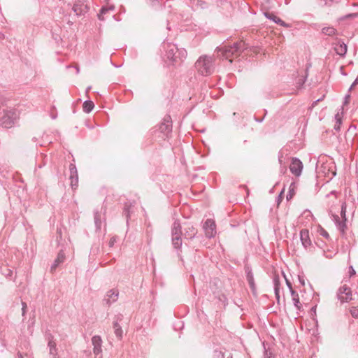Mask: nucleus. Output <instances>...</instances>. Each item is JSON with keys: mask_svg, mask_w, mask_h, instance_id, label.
<instances>
[{"mask_svg": "<svg viewBox=\"0 0 358 358\" xmlns=\"http://www.w3.org/2000/svg\"><path fill=\"white\" fill-rule=\"evenodd\" d=\"M330 195L334 196V200L332 201V205L329 208V214L331 216L333 221L334 222L338 230L340 231L341 235L343 236L346 234V231L348 229L347 227V218H346V203L345 202H342L341 206V217L334 213V203L337 201L336 196L335 194V192L332 191L330 192L329 194L327 195V196H329Z\"/></svg>", "mask_w": 358, "mask_h": 358, "instance_id": "obj_1", "label": "nucleus"}, {"mask_svg": "<svg viewBox=\"0 0 358 358\" xmlns=\"http://www.w3.org/2000/svg\"><path fill=\"white\" fill-rule=\"evenodd\" d=\"M162 47L166 59L173 64H180L186 58L187 51L184 48L179 49L176 44L164 42Z\"/></svg>", "mask_w": 358, "mask_h": 358, "instance_id": "obj_2", "label": "nucleus"}, {"mask_svg": "<svg viewBox=\"0 0 358 358\" xmlns=\"http://www.w3.org/2000/svg\"><path fill=\"white\" fill-rule=\"evenodd\" d=\"M246 48L245 42L240 41L234 43L232 45H224L221 48H217V51L221 52L222 58L229 59L231 63L233 59L239 57Z\"/></svg>", "mask_w": 358, "mask_h": 358, "instance_id": "obj_3", "label": "nucleus"}, {"mask_svg": "<svg viewBox=\"0 0 358 358\" xmlns=\"http://www.w3.org/2000/svg\"><path fill=\"white\" fill-rule=\"evenodd\" d=\"M214 62L213 57L202 55L196 60L195 69L201 76H209L214 71Z\"/></svg>", "mask_w": 358, "mask_h": 358, "instance_id": "obj_4", "label": "nucleus"}, {"mask_svg": "<svg viewBox=\"0 0 358 358\" xmlns=\"http://www.w3.org/2000/svg\"><path fill=\"white\" fill-rule=\"evenodd\" d=\"M19 117V113L16 109L4 110L3 115L0 117V124L4 128H11Z\"/></svg>", "mask_w": 358, "mask_h": 358, "instance_id": "obj_5", "label": "nucleus"}, {"mask_svg": "<svg viewBox=\"0 0 358 358\" xmlns=\"http://www.w3.org/2000/svg\"><path fill=\"white\" fill-rule=\"evenodd\" d=\"M182 229L180 223L178 220L174 221L172 229H171V234H172V244L175 249H180L182 245Z\"/></svg>", "mask_w": 358, "mask_h": 358, "instance_id": "obj_6", "label": "nucleus"}, {"mask_svg": "<svg viewBox=\"0 0 358 358\" xmlns=\"http://www.w3.org/2000/svg\"><path fill=\"white\" fill-rule=\"evenodd\" d=\"M336 295L341 303L350 302L353 299L351 288L346 283L338 288Z\"/></svg>", "mask_w": 358, "mask_h": 358, "instance_id": "obj_7", "label": "nucleus"}, {"mask_svg": "<svg viewBox=\"0 0 358 358\" xmlns=\"http://www.w3.org/2000/svg\"><path fill=\"white\" fill-rule=\"evenodd\" d=\"M44 336L45 341H47L49 355L52 357V358H59L58 349L57 348V343L54 336L50 331H46Z\"/></svg>", "mask_w": 358, "mask_h": 358, "instance_id": "obj_8", "label": "nucleus"}, {"mask_svg": "<svg viewBox=\"0 0 358 358\" xmlns=\"http://www.w3.org/2000/svg\"><path fill=\"white\" fill-rule=\"evenodd\" d=\"M73 10L76 15H83L89 11L90 6L85 0H76L73 6Z\"/></svg>", "mask_w": 358, "mask_h": 358, "instance_id": "obj_9", "label": "nucleus"}, {"mask_svg": "<svg viewBox=\"0 0 358 358\" xmlns=\"http://www.w3.org/2000/svg\"><path fill=\"white\" fill-rule=\"evenodd\" d=\"M203 230L207 238H213L216 234V224L213 220L207 219L203 224Z\"/></svg>", "mask_w": 358, "mask_h": 358, "instance_id": "obj_10", "label": "nucleus"}, {"mask_svg": "<svg viewBox=\"0 0 358 358\" xmlns=\"http://www.w3.org/2000/svg\"><path fill=\"white\" fill-rule=\"evenodd\" d=\"M119 296V292L116 289H112L107 292L103 302L107 306H110L112 303L117 301Z\"/></svg>", "mask_w": 358, "mask_h": 358, "instance_id": "obj_11", "label": "nucleus"}, {"mask_svg": "<svg viewBox=\"0 0 358 358\" xmlns=\"http://www.w3.org/2000/svg\"><path fill=\"white\" fill-rule=\"evenodd\" d=\"M303 164L298 158H292L289 170L295 176H299L303 169Z\"/></svg>", "mask_w": 358, "mask_h": 358, "instance_id": "obj_12", "label": "nucleus"}, {"mask_svg": "<svg viewBox=\"0 0 358 358\" xmlns=\"http://www.w3.org/2000/svg\"><path fill=\"white\" fill-rule=\"evenodd\" d=\"M159 129L161 133L164 134V135L166 136L171 132L172 123L170 115H167L164 118L163 122L159 125Z\"/></svg>", "mask_w": 358, "mask_h": 358, "instance_id": "obj_13", "label": "nucleus"}, {"mask_svg": "<svg viewBox=\"0 0 358 358\" xmlns=\"http://www.w3.org/2000/svg\"><path fill=\"white\" fill-rule=\"evenodd\" d=\"M71 185L73 189H76L78 185V175L76 166L74 164H70L69 165Z\"/></svg>", "mask_w": 358, "mask_h": 358, "instance_id": "obj_14", "label": "nucleus"}, {"mask_svg": "<svg viewBox=\"0 0 358 358\" xmlns=\"http://www.w3.org/2000/svg\"><path fill=\"white\" fill-rule=\"evenodd\" d=\"M300 240L305 249H308L312 245V242L309 236V231L306 229H301L300 231Z\"/></svg>", "mask_w": 358, "mask_h": 358, "instance_id": "obj_15", "label": "nucleus"}, {"mask_svg": "<svg viewBox=\"0 0 358 358\" xmlns=\"http://www.w3.org/2000/svg\"><path fill=\"white\" fill-rule=\"evenodd\" d=\"M92 343L93 345V352L96 356L101 354L102 340L99 336H94L92 338Z\"/></svg>", "mask_w": 358, "mask_h": 358, "instance_id": "obj_16", "label": "nucleus"}, {"mask_svg": "<svg viewBox=\"0 0 358 358\" xmlns=\"http://www.w3.org/2000/svg\"><path fill=\"white\" fill-rule=\"evenodd\" d=\"M123 315L120 314L115 316V320L113 322V329L115 336L121 339L122 338L123 331L121 326L119 324V322L122 321Z\"/></svg>", "mask_w": 358, "mask_h": 358, "instance_id": "obj_17", "label": "nucleus"}, {"mask_svg": "<svg viewBox=\"0 0 358 358\" xmlns=\"http://www.w3.org/2000/svg\"><path fill=\"white\" fill-rule=\"evenodd\" d=\"M197 234V229L192 224H187L183 232V236L185 239H192Z\"/></svg>", "mask_w": 358, "mask_h": 358, "instance_id": "obj_18", "label": "nucleus"}, {"mask_svg": "<svg viewBox=\"0 0 358 358\" xmlns=\"http://www.w3.org/2000/svg\"><path fill=\"white\" fill-rule=\"evenodd\" d=\"M334 50L337 55L344 57L347 52L348 47L345 43L338 40V42L334 44Z\"/></svg>", "mask_w": 358, "mask_h": 358, "instance_id": "obj_19", "label": "nucleus"}, {"mask_svg": "<svg viewBox=\"0 0 358 358\" xmlns=\"http://www.w3.org/2000/svg\"><path fill=\"white\" fill-rule=\"evenodd\" d=\"M264 15L266 18L273 20L276 24L282 26L284 27H289V26L283 20H282L280 18L277 17L275 14L270 12H265Z\"/></svg>", "mask_w": 358, "mask_h": 358, "instance_id": "obj_20", "label": "nucleus"}, {"mask_svg": "<svg viewBox=\"0 0 358 358\" xmlns=\"http://www.w3.org/2000/svg\"><path fill=\"white\" fill-rule=\"evenodd\" d=\"M65 259V255L63 251H60L57 258L55 259L53 264H52L50 267V272L54 273L57 268L59 266V265L64 262Z\"/></svg>", "mask_w": 358, "mask_h": 358, "instance_id": "obj_21", "label": "nucleus"}, {"mask_svg": "<svg viewBox=\"0 0 358 358\" xmlns=\"http://www.w3.org/2000/svg\"><path fill=\"white\" fill-rule=\"evenodd\" d=\"M115 9V6L113 5H106L103 6L99 13L97 15L99 20H104V15H106L110 11H113Z\"/></svg>", "mask_w": 358, "mask_h": 358, "instance_id": "obj_22", "label": "nucleus"}, {"mask_svg": "<svg viewBox=\"0 0 358 358\" xmlns=\"http://www.w3.org/2000/svg\"><path fill=\"white\" fill-rule=\"evenodd\" d=\"M94 224H95L96 230H100L101 229V225H102L101 212H99L97 210L94 211Z\"/></svg>", "mask_w": 358, "mask_h": 358, "instance_id": "obj_23", "label": "nucleus"}, {"mask_svg": "<svg viewBox=\"0 0 358 358\" xmlns=\"http://www.w3.org/2000/svg\"><path fill=\"white\" fill-rule=\"evenodd\" d=\"M273 284H274V292L275 295L278 299L280 298V278L278 275H275L273 278Z\"/></svg>", "mask_w": 358, "mask_h": 358, "instance_id": "obj_24", "label": "nucleus"}, {"mask_svg": "<svg viewBox=\"0 0 358 358\" xmlns=\"http://www.w3.org/2000/svg\"><path fill=\"white\" fill-rule=\"evenodd\" d=\"M246 279L249 283L250 288L254 290L255 289V280L253 277V274L251 270H248L246 271Z\"/></svg>", "mask_w": 358, "mask_h": 358, "instance_id": "obj_25", "label": "nucleus"}, {"mask_svg": "<svg viewBox=\"0 0 358 358\" xmlns=\"http://www.w3.org/2000/svg\"><path fill=\"white\" fill-rule=\"evenodd\" d=\"M94 104L93 101H90V100L85 101L83 105V111L87 113H90L92 110V109L94 108Z\"/></svg>", "mask_w": 358, "mask_h": 358, "instance_id": "obj_26", "label": "nucleus"}, {"mask_svg": "<svg viewBox=\"0 0 358 358\" xmlns=\"http://www.w3.org/2000/svg\"><path fill=\"white\" fill-rule=\"evenodd\" d=\"M292 300L294 301V306L300 310L301 308V304L299 301V295L298 294L294 291V290H292Z\"/></svg>", "mask_w": 358, "mask_h": 358, "instance_id": "obj_27", "label": "nucleus"}, {"mask_svg": "<svg viewBox=\"0 0 358 358\" xmlns=\"http://www.w3.org/2000/svg\"><path fill=\"white\" fill-rule=\"evenodd\" d=\"M322 32L327 36H332L336 34V29L333 27H327L322 29Z\"/></svg>", "mask_w": 358, "mask_h": 358, "instance_id": "obj_28", "label": "nucleus"}, {"mask_svg": "<svg viewBox=\"0 0 358 358\" xmlns=\"http://www.w3.org/2000/svg\"><path fill=\"white\" fill-rule=\"evenodd\" d=\"M350 313L352 317L358 318V306H352L350 308Z\"/></svg>", "mask_w": 358, "mask_h": 358, "instance_id": "obj_29", "label": "nucleus"}, {"mask_svg": "<svg viewBox=\"0 0 358 358\" xmlns=\"http://www.w3.org/2000/svg\"><path fill=\"white\" fill-rule=\"evenodd\" d=\"M129 208H130V205H129L128 203H125L124 207L123 214L125 215L127 222H128L129 218L130 217Z\"/></svg>", "mask_w": 358, "mask_h": 358, "instance_id": "obj_30", "label": "nucleus"}, {"mask_svg": "<svg viewBox=\"0 0 358 358\" xmlns=\"http://www.w3.org/2000/svg\"><path fill=\"white\" fill-rule=\"evenodd\" d=\"M319 234L326 239L329 240L330 238L329 234L328 232L323 228H320L319 230Z\"/></svg>", "mask_w": 358, "mask_h": 358, "instance_id": "obj_31", "label": "nucleus"}, {"mask_svg": "<svg viewBox=\"0 0 358 358\" xmlns=\"http://www.w3.org/2000/svg\"><path fill=\"white\" fill-rule=\"evenodd\" d=\"M2 272L6 277H11L13 275V270L8 268V267L3 268Z\"/></svg>", "mask_w": 358, "mask_h": 358, "instance_id": "obj_32", "label": "nucleus"}, {"mask_svg": "<svg viewBox=\"0 0 358 358\" xmlns=\"http://www.w3.org/2000/svg\"><path fill=\"white\" fill-rule=\"evenodd\" d=\"M355 274H356V272H355L353 266H350L349 269H348V279H350V278L354 276Z\"/></svg>", "mask_w": 358, "mask_h": 358, "instance_id": "obj_33", "label": "nucleus"}, {"mask_svg": "<svg viewBox=\"0 0 358 358\" xmlns=\"http://www.w3.org/2000/svg\"><path fill=\"white\" fill-rule=\"evenodd\" d=\"M338 116V115H336V118L337 119V121H336V124L334 125V129L336 130V131H339L340 130V127H341V119L337 118Z\"/></svg>", "mask_w": 358, "mask_h": 358, "instance_id": "obj_34", "label": "nucleus"}, {"mask_svg": "<svg viewBox=\"0 0 358 358\" xmlns=\"http://www.w3.org/2000/svg\"><path fill=\"white\" fill-rule=\"evenodd\" d=\"M116 241H117V238H116V236H113V237H112V238L110 239L109 243H108V245H109V247L112 248V247L114 245V244L116 243Z\"/></svg>", "mask_w": 358, "mask_h": 358, "instance_id": "obj_35", "label": "nucleus"}, {"mask_svg": "<svg viewBox=\"0 0 358 358\" xmlns=\"http://www.w3.org/2000/svg\"><path fill=\"white\" fill-rule=\"evenodd\" d=\"M22 315L24 316L26 313V310H27V303L25 302H22Z\"/></svg>", "mask_w": 358, "mask_h": 358, "instance_id": "obj_36", "label": "nucleus"}, {"mask_svg": "<svg viewBox=\"0 0 358 358\" xmlns=\"http://www.w3.org/2000/svg\"><path fill=\"white\" fill-rule=\"evenodd\" d=\"M160 1L161 0H150L152 6H160Z\"/></svg>", "mask_w": 358, "mask_h": 358, "instance_id": "obj_37", "label": "nucleus"}, {"mask_svg": "<svg viewBox=\"0 0 358 358\" xmlns=\"http://www.w3.org/2000/svg\"><path fill=\"white\" fill-rule=\"evenodd\" d=\"M285 278L286 284H287V287H289V289L290 290V292L292 293V290H294L293 288H292V283L285 277Z\"/></svg>", "mask_w": 358, "mask_h": 358, "instance_id": "obj_38", "label": "nucleus"}, {"mask_svg": "<svg viewBox=\"0 0 358 358\" xmlns=\"http://www.w3.org/2000/svg\"><path fill=\"white\" fill-rule=\"evenodd\" d=\"M307 76L304 78H300L299 79L298 84L299 85V87H301L304 83L306 82Z\"/></svg>", "mask_w": 358, "mask_h": 358, "instance_id": "obj_39", "label": "nucleus"}, {"mask_svg": "<svg viewBox=\"0 0 358 358\" xmlns=\"http://www.w3.org/2000/svg\"><path fill=\"white\" fill-rule=\"evenodd\" d=\"M357 84H358V76H357V78H355V81L353 82V83L350 86V90H351L352 87H354Z\"/></svg>", "mask_w": 358, "mask_h": 358, "instance_id": "obj_40", "label": "nucleus"}, {"mask_svg": "<svg viewBox=\"0 0 358 358\" xmlns=\"http://www.w3.org/2000/svg\"><path fill=\"white\" fill-rule=\"evenodd\" d=\"M350 98V95L348 94L345 96L344 104H347L349 102Z\"/></svg>", "mask_w": 358, "mask_h": 358, "instance_id": "obj_41", "label": "nucleus"}, {"mask_svg": "<svg viewBox=\"0 0 358 358\" xmlns=\"http://www.w3.org/2000/svg\"><path fill=\"white\" fill-rule=\"evenodd\" d=\"M292 195H293V194L292 193L291 191H289V194L287 195V199L289 200V199H292Z\"/></svg>", "mask_w": 358, "mask_h": 358, "instance_id": "obj_42", "label": "nucleus"}, {"mask_svg": "<svg viewBox=\"0 0 358 358\" xmlns=\"http://www.w3.org/2000/svg\"><path fill=\"white\" fill-rule=\"evenodd\" d=\"M17 357H18V358H23V356L22 355V353H20V352L17 353Z\"/></svg>", "mask_w": 358, "mask_h": 358, "instance_id": "obj_43", "label": "nucleus"}, {"mask_svg": "<svg viewBox=\"0 0 358 358\" xmlns=\"http://www.w3.org/2000/svg\"><path fill=\"white\" fill-rule=\"evenodd\" d=\"M51 117L52 119H55L56 118V115H55V114H52V115H51Z\"/></svg>", "mask_w": 358, "mask_h": 358, "instance_id": "obj_44", "label": "nucleus"}, {"mask_svg": "<svg viewBox=\"0 0 358 358\" xmlns=\"http://www.w3.org/2000/svg\"><path fill=\"white\" fill-rule=\"evenodd\" d=\"M348 281V280L347 279V278H343V282H347Z\"/></svg>", "mask_w": 358, "mask_h": 358, "instance_id": "obj_45", "label": "nucleus"}, {"mask_svg": "<svg viewBox=\"0 0 358 358\" xmlns=\"http://www.w3.org/2000/svg\"><path fill=\"white\" fill-rule=\"evenodd\" d=\"M282 194V192H281V193L280 194V195H279V196H278V197H279V199H281Z\"/></svg>", "mask_w": 358, "mask_h": 358, "instance_id": "obj_46", "label": "nucleus"}, {"mask_svg": "<svg viewBox=\"0 0 358 358\" xmlns=\"http://www.w3.org/2000/svg\"><path fill=\"white\" fill-rule=\"evenodd\" d=\"M76 71H77V73L79 72V68L78 67L76 68Z\"/></svg>", "mask_w": 358, "mask_h": 358, "instance_id": "obj_47", "label": "nucleus"}, {"mask_svg": "<svg viewBox=\"0 0 358 358\" xmlns=\"http://www.w3.org/2000/svg\"><path fill=\"white\" fill-rule=\"evenodd\" d=\"M3 321L0 318V324H1V323H3Z\"/></svg>", "mask_w": 358, "mask_h": 358, "instance_id": "obj_48", "label": "nucleus"}, {"mask_svg": "<svg viewBox=\"0 0 358 358\" xmlns=\"http://www.w3.org/2000/svg\"><path fill=\"white\" fill-rule=\"evenodd\" d=\"M301 282L304 285V282L303 281V280H300Z\"/></svg>", "mask_w": 358, "mask_h": 358, "instance_id": "obj_49", "label": "nucleus"}, {"mask_svg": "<svg viewBox=\"0 0 358 358\" xmlns=\"http://www.w3.org/2000/svg\"><path fill=\"white\" fill-rule=\"evenodd\" d=\"M301 282L304 285V282L303 281V280H300Z\"/></svg>", "mask_w": 358, "mask_h": 358, "instance_id": "obj_50", "label": "nucleus"}, {"mask_svg": "<svg viewBox=\"0 0 358 358\" xmlns=\"http://www.w3.org/2000/svg\"><path fill=\"white\" fill-rule=\"evenodd\" d=\"M257 121H258V122H262V120H257Z\"/></svg>", "mask_w": 358, "mask_h": 358, "instance_id": "obj_51", "label": "nucleus"}]
</instances>
